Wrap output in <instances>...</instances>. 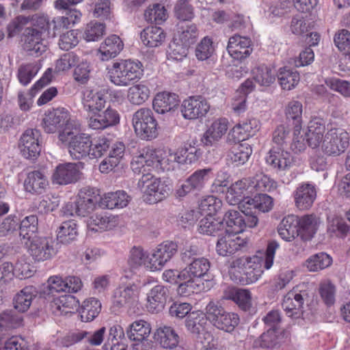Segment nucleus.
<instances>
[{
	"mask_svg": "<svg viewBox=\"0 0 350 350\" xmlns=\"http://www.w3.org/2000/svg\"><path fill=\"white\" fill-rule=\"evenodd\" d=\"M49 186L46 176L40 171H33L27 174L24 182L25 189L31 193L40 194Z\"/></svg>",
	"mask_w": 350,
	"mask_h": 350,
	"instance_id": "obj_49",
	"label": "nucleus"
},
{
	"mask_svg": "<svg viewBox=\"0 0 350 350\" xmlns=\"http://www.w3.org/2000/svg\"><path fill=\"white\" fill-rule=\"evenodd\" d=\"M178 30L173 38L174 42L189 46L196 41L198 33L195 25H181L178 26Z\"/></svg>",
	"mask_w": 350,
	"mask_h": 350,
	"instance_id": "obj_56",
	"label": "nucleus"
},
{
	"mask_svg": "<svg viewBox=\"0 0 350 350\" xmlns=\"http://www.w3.org/2000/svg\"><path fill=\"white\" fill-rule=\"evenodd\" d=\"M196 141L187 142L176 151L171 150L145 148L133 157L131 168L135 174L148 172L175 171L180 165L192 164L201 156V150L196 146Z\"/></svg>",
	"mask_w": 350,
	"mask_h": 350,
	"instance_id": "obj_1",
	"label": "nucleus"
},
{
	"mask_svg": "<svg viewBox=\"0 0 350 350\" xmlns=\"http://www.w3.org/2000/svg\"><path fill=\"white\" fill-rule=\"evenodd\" d=\"M177 252L176 243L165 241L158 245L149 253L148 271H161Z\"/></svg>",
	"mask_w": 350,
	"mask_h": 350,
	"instance_id": "obj_13",
	"label": "nucleus"
},
{
	"mask_svg": "<svg viewBox=\"0 0 350 350\" xmlns=\"http://www.w3.org/2000/svg\"><path fill=\"white\" fill-rule=\"evenodd\" d=\"M79 304L75 297L68 295L54 298L51 306L53 312L60 316L74 313L77 310Z\"/></svg>",
	"mask_w": 350,
	"mask_h": 350,
	"instance_id": "obj_47",
	"label": "nucleus"
},
{
	"mask_svg": "<svg viewBox=\"0 0 350 350\" xmlns=\"http://www.w3.org/2000/svg\"><path fill=\"white\" fill-rule=\"evenodd\" d=\"M125 147L122 142H116L111 146L109 155L99 164L98 169L101 173L107 174L113 170L121 162Z\"/></svg>",
	"mask_w": 350,
	"mask_h": 350,
	"instance_id": "obj_41",
	"label": "nucleus"
},
{
	"mask_svg": "<svg viewBox=\"0 0 350 350\" xmlns=\"http://www.w3.org/2000/svg\"><path fill=\"white\" fill-rule=\"evenodd\" d=\"M308 288V284L302 283L284 295L282 306L288 317L293 319L303 317V305L309 295Z\"/></svg>",
	"mask_w": 350,
	"mask_h": 350,
	"instance_id": "obj_10",
	"label": "nucleus"
},
{
	"mask_svg": "<svg viewBox=\"0 0 350 350\" xmlns=\"http://www.w3.org/2000/svg\"><path fill=\"white\" fill-rule=\"evenodd\" d=\"M132 123L136 135L141 139L151 140L157 137L158 124L150 109H138L133 116Z\"/></svg>",
	"mask_w": 350,
	"mask_h": 350,
	"instance_id": "obj_9",
	"label": "nucleus"
},
{
	"mask_svg": "<svg viewBox=\"0 0 350 350\" xmlns=\"http://www.w3.org/2000/svg\"><path fill=\"white\" fill-rule=\"evenodd\" d=\"M66 278L59 275L50 276L43 285L42 293L44 295H53L55 293H66L67 283Z\"/></svg>",
	"mask_w": 350,
	"mask_h": 350,
	"instance_id": "obj_60",
	"label": "nucleus"
},
{
	"mask_svg": "<svg viewBox=\"0 0 350 350\" xmlns=\"http://www.w3.org/2000/svg\"><path fill=\"white\" fill-rule=\"evenodd\" d=\"M5 350H38L33 342L23 337L14 336L4 342Z\"/></svg>",
	"mask_w": 350,
	"mask_h": 350,
	"instance_id": "obj_64",
	"label": "nucleus"
},
{
	"mask_svg": "<svg viewBox=\"0 0 350 350\" xmlns=\"http://www.w3.org/2000/svg\"><path fill=\"white\" fill-rule=\"evenodd\" d=\"M224 229L223 220L215 215H207L200 219L198 225L199 233L208 236H215Z\"/></svg>",
	"mask_w": 350,
	"mask_h": 350,
	"instance_id": "obj_51",
	"label": "nucleus"
},
{
	"mask_svg": "<svg viewBox=\"0 0 350 350\" xmlns=\"http://www.w3.org/2000/svg\"><path fill=\"white\" fill-rule=\"evenodd\" d=\"M332 263V257L324 252H320L310 256L304 263V267L312 272L324 269Z\"/></svg>",
	"mask_w": 350,
	"mask_h": 350,
	"instance_id": "obj_59",
	"label": "nucleus"
},
{
	"mask_svg": "<svg viewBox=\"0 0 350 350\" xmlns=\"http://www.w3.org/2000/svg\"><path fill=\"white\" fill-rule=\"evenodd\" d=\"M239 204L243 214L252 213V209L267 213L273 208V199L267 194H258L253 198L245 196Z\"/></svg>",
	"mask_w": 350,
	"mask_h": 350,
	"instance_id": "obj_29",
	"label": "nucleus"
},
{
	"mask_svg": "<svg viewBox=\"0 0 350 350\" xmlns=\"http://www.w3.org/2000/svg\"><path fill=\"white\" fill-rule=\"evenodd\" d=\"M265 162L274 170L286 171L292 167L294 159L285 148L273 146L265 157Z\"/></svg>",
	"mask_w": 350,
	"mask_h": 350,
	"instance_id": "obj_22",
	"label": "nucleus"
},
{
	"mask_svg": "<svg viewBox=\"0 0 350 350\" xmlns=\"http://www.w3.org/2000/svg\"><path fill=\"white\" fill-rule=\"evenodd\" d=\"M211 263L207 258H198L193 259L188 266L184 268L186 282H181L177 293L182 297H188L193 293L209 290L214 284L213 280L204 279L208 276Z\"/></svg>",
	"mask_w": 350,
	"mask_h": 350,
	"instance_id": "obj_4",
	"label": "nucleus"
},
{
	"mask_svg": "<svg viewBox=\"0 0 350 350\" xmlns=\"http://www.w3.org/2000/svg\"><path fill=\"white\" fill-rule=\"evenodd\" d=\"M278 188V183L263 172L252 177L243 178L232 183L226 193V202L237 205L245 197L258 191L271 192Z\"/></svg>",
	"mask_w": 350,
	"mask_h": 350,
	"instance_id": "obj_3",
	"label": "nucleus"
},
{
	"mask_svg": "<svg viewBox=\"0 0 350 350\" xmlns=\"http://www.w3.org/2000/svg\"><path fill=\"white\" fill-rule=\"evenodd\" d=\"M227 50L234 59H244L252 51V41L247 37L234 35L229 38Z\"/></svg>",
	"mask_w": 350,
	"mask_h": 350,
	"instance_id": "obj_33",
	"label": "nucleus"
},
{
	"mask_svg": "<svg viewBox=\"0 0 350 350\" xmlns=\"http://www.w3.org/2000/svg\"><path fill=\"white\" fill-rule=\"evenodd\" d=\"M229 127V122L225 118L213 120L206 124L201 142L204 146L212 147L217 145L226 135Z\"/></svg>",
	"mask_w": 350,
	"mask_h": 350,
	"instance_id": "obj_19",
	"label": "nucleus"
},
{
	"mask_svg": "<svg viewBox=\"0 0 350 350\" xmlns=\"http://www.w3.org/2000/svg\"><path fill=\"white\" fill-rule=\"evenodd\" d=\"M146 172H142L143 175L137 183V187L142 193L144 201L148 204H155L168 195L170 187L165 181Z\"/></svg>",
	"mask_w": 350,
	"mask_h": 350,
	"instance_id": "obj_7",
	"label": "nucleus"
},
{
	"mask_svg": "<svg viewBox=\"0 0 350 350\" xmlns=\"http://www.w3.org/2000/svg\"><path fill=\"white\" fill-rule=\"evenodd\" d=\"M37 21L39 29L52 38L64 33L70 25L69 18L64 16H55L50 21L46 16L42 14L41 17H38Z\"/></svg>",
	"mask_w": 350,
	"mask_h": 350,
	"instance_id": "obj_26",
	"label": "nucleus"
},
{
	"mask_svg": "<svg viewBox=\"0 0 350 350\" xmlns=\"http://www.w3.org/2000/svg\"><path fill=\"white\" fill-rule=\"evenodd\" d=\"M78 198V216L85 217L94 210L99 202L98 190L92 188L81 189L77 196Z\"/></svg>",
	"mask_w": 350,
	"mask_h": 350,
	"instance_id": "obj_35",
	"label": "nucleus"
},
{
	"mask_svg": "<svg viewBox=\"0 0 350 350\" xmlns=\"http://www.w3.org/2000/svg\"><path fill=\"white\" fill-rule=\"evenodd\" d=\"M65 130L59 131V139L66 144L73 159L89 158L91 135L80 132L79 122H70Z\"/></svg>",
	"mask_w": 350,
	"mask_h": 350,
	"instance_id": "obj_6",
	"label": "nucleus"
},
{
	"mask_svg": "<svg viewBox=\"0 0 350 350\" xmlns=\"http://www.w3.org/2000/svg\"><path fill=\"white\" fill-rule=\"evenodd\" d=\"M209 109L208 101L200 96H190L185 99L181 105V113L187 120L203 118Z\"/></svg>",
	"mask_w": 350,
	"mask_h": 350,
	"instance_id": "obj_20",
	"label": "nucleus"
},
{
	"mask_svg": "<svg viewBox=\"0 0 350 350\" xmlns=\"http://www.w3.org/2000/svg\"><path fill=\"white\" fill-rule=\"evenodd\" d=\"M170 288L163 284L154 286L146 295V308L151 313L163 310L170 299Z\"/></svg>",
	"mask_w": 350,
	"mask_h": 350,
	"instance_id": "obj_25",
	"label": "nucleus"
},
{
	"mask_svg": "<svg viewBox=\"0 0 350 350\" xmlns=\"http://www.w3.org/2000/svg\"><path fill=\"white\" fill-rule=\"evenodd\" d=\"M302 104L298 100H291L285 107V115L288 119L295 121L293 131V139L291 148L296 152H300L305 150V139L301 132Z\"/></svg>",
	"mask_w": 350,
	"mask_h": 350,
	"instance_id": "obj_12",
	"label": "nucleus"
},
{
	"mask_svg": "<svg viewBox=\"0 0 350 350\" xmlns=\"http://www.w3.org/2000/svg\"><path fill=\"white\" fill-rule=\"evenodd\" d=\"M36 295L34 287L29 286L23 288L14 297L13 304L14 308L20 312L27 311Z\"/></svg>",
	"mask_w": 350,
	"mask_h": 350,
	"instance_id": "obj_52",
	"label": "nucleus"
},
{
	"mask_svg": "<svg viewBox=\"0 0 350 350\" xmlns=\"http://www.w3.org/2000/svg\"><path fill=\"white\" fill-rule=\"evenodd\" d=\"M77 235V223L74 220H69L62 224L57 231V239L60 243L67 244L74 241Z\"/></svg>",
	"mask_w": 350,
	"mask_h": 350,
	"instance_id": "obj_63",
	"label": "nucleus"
},
{
	"mask_svg": "<svg viewBox=\"0 0 350 350\" xmlns=\"http://www.w3.org/2000/svg\"><path fill=\"white\" fill-rule=\"evenodd\" d=\"M253 79L262 87H269L275 80V72L269 66L262 64L254 67L252 70Z\"/></svg>",
	"mask_w": 350,
	"mask_h": 350,
	"instance_id": "obj_54",
	"label": "nucleus"
},
{
	"mask_svg": "<svg viewBox=\"0 0 350 350\" xmlns=\"http://www.w3.org/2000/svg\"><path fill=\"white\" fill-rule=\"evenodd\" d=\"M131 200L130 196L123 190L105 193L99 197V205L108 209L122 208L126 207Z\"/></svg>",
	"mask_w": 350,
	"mask_h": 350,
	"instance_id": "obj_43",
	"label": "nucleus"
},
{
	"mask_svg": "<svg viewBox=\"0 0 350 350\" xmlns=\"http://www.w3.org/2000/svg\"><path fill=\"white\" fill-rule=\"evenodd\" d=\"M317 196L315 187L308 183L300 184L293 192L295 204L301 211L309 209Z\"/></svg>",
	"mask_w": 350,
	"mask_h": 350,
	"instance_id": "obj_36",
	"label": "nucleus"
},
{
	"mask_svg": "<svg viewBox=\"0 0 350 350\" xmlns=\"http://www.w3.org/2000/svg\"><path fill=\"white\" fill-rule=\"evenodd\" d=\"M212 177V170L210 168L195 171L185 180V183L177 189V196L178 197H185L192 191H201L211 180Z\"/></svg>",
	"mask_w": 350,
	"mask_h": 350,
	"instance_id": "obj_16",
	"label": "nucleus"
},
{
	"mask_svg": "<svg viewBox=\"0 0 350 350\" xmlns=\"http://www.w3.org/2000/svg\"><path fill=\"white\" fill-rule=\"evenodd\" d=\"M278 79L281 88L285 90H291L298 84L300 77L299 72L295 69L286 66L280 68L278 72Z\"/></svg>",
	"mask_w": 350,
	"mask_h": 350,
	"instance_id": "obj_55",
	"label": "nucleus"
},
{
	"mask_svg": "<svg viewBox=\"0 0 350 350\" xmlns=\"http://www.w3.org/2000/svg\"><path fill=\"white\" fill-rule=\"evenodd\" d=\"M81 163H66L59 164L51 176L54 185H66L77 182L81 176Z\"/></svg>",
	"mask_w": 350,
	"mask_h": 350,
	"instance_id": "obj_21",
	"label": "nucleus"
},
{
	"mask_svg": "<svg viewBox=\"0 0 350 350\" xmlns=\"http://www.w3.org/2000/svg\"><path fill=\"white\" fill-rule=\"evenodd\" d=\"M88 126L93 130H104L120 122L118 112L108 107L87 116Z\"/></svg>",
	"mask_w": 350,
	"mask_h": 350,
	"instance_id": "obj_17",
	"label": "nucleus"
},
{
	"mask_svg": "<svg viewBox=\"0 0 350 350\" xmlns=\"http://www.w3.org/2000/svg\"><path fill=\"white\" fill-rule=\"evenodd\" d=\"M88 232H97L111 230L120 224L118 216L105 213H94L87 221Z\"/></svg>",
	"mask_w": 350,
	"mask_h": 350,
	"instance_id": "obj_28",
	"label": "nucleus"
},
{
	"mask_svg": "<svg viewBox=\"0 0 350 350\" xmlns=\"http://www.w3.org/2000/svg\"><path fill=\"white\" fill-rule=\"evenodd\" d=\"M320 219L314 215L297 216V228L299 237L303 241L311 240L317 233Z\"/></svg>",
	"mask_w": 350,
	"mask_h": 350,
	"instance_id": "obj_38",
	"label": "nucleus"
},
{
	"mask_svg": "<svg viewBox=\"0 0 350 350\" xmlns=\"http://www.w3.org/2000/svg\"><path fill=\"white\" fill-rule=\"evenodd\" d=\"M165 37L166 35L163 29L157 26L148 27L140 34L143 44L150 48L161 46L165 41Z\"/></svg>",
	"mask_w": 350,
	"mask_h": 350,
	"instance_id": "obj_50",
	"label": "nucleus"
},
{
	"mask_svg": "<svg viewBox=\"0 0 350 350\" xmlns=\"http://www.w3.org/2000/svg\"><path fill=\"white\" fill-rule=\"evenodd\" d=\"M205 310L208 321L219 329L231 332L239 324V317L237 314L225 311L213 301L206 306Z\"/></svg>",
	"mask_w": 350,
	"mask_h": 350,
	"instance_id": "obj_8",
	"label": "nucleus"
},
{
	"mask_svg": "<svg viewBox=\"0 0 350 350\" xmlns=\"http://www.w3.org/2000/svg\"><path fill=\"white\" fill-rule=\"evenodd\" d=\"M153 338L161 347L172 350L176 348L180 342V336L171 326L161 325L153 333Z\"/></svg>",
	"mask_w": 350,
	"mask_h": 350,
	"instance_id": "obj_31",
	"label": "nucleus"
},
{
	"mask_svg": "<svg viewBox=\"0 0 350 350\" xmlns=\"http://www.w3.org/2000/svg\"><path fill=\"white\" fill-rule=\"evenodd\" d=\"M150 90L148 83L141 81L131 86L127 91V98L133 105H142L150 97Z\"/></svg>",
	"mask_w": 350,
	"mask_h": 350,
	"instance_id": "obj_53",
	"label": "nucleus"
},
{
	"mask_svg": "<svg viewBox=\"0 0 350 350\" xmlns=\"http://www.w3.org/2000/svg\"><path fill=\"white\" fill-rule=\"evenodd\" d=\"M280 244L276 241L268 243L265 258L254 255L252 256H241L233 259L228 267V275L235 283L247 285L256 282L263 273V265L269 269L273 264L274 256Z\"/></svg>",
	"mask_w": 350,
	"mask_h": 350,
	"instance_id": "obj_2",
	"label": "nucleus"
},
{
	"mask_svg": "<svg viewBox=\"0 0 350 350\" xmlns=\"http://www.w3.org/2000/svg\"><path fill=\"white\" fill-rule=\"evenodd\" d=\"M349 230V226L342 217L334 215L327 218V232L331 235L343 238Z\"/></svg>",
	"mask_w": 350,
	"mask_h": 350,
	"instance_id": "obj_62",
	"label": "nucleus"
},
{
	"mask_svg": "<svg viewBox=\"0 0 350 350\" xmlns=\"http://www.w3.org/2000/svg\"><path fill=\"white\" fill-rule=\"evenodd\" d=\"M28 252L36 261H44L53 258L57 252L55 241L51 237H33L28 244Z\"/></svg>",
	"mask_w": 350,
	"mask_h": 350,
	"instance_id": "obj_14",
	"label": "nucleus"
},
{
	"mask_svg": "<svg viewBox=\"0 0 350 350\" xmlns=\"http://www.w3.org/2000/svg\"><path fill=\"white\" fill-rule=\"evenodd\" d=\"M40 133L37 129H27L22 135L19 142V149L22 155L27 159L36 158L41 150L40 144Z\"/></svg>",
	"mask_w": 350,
	"mask_h": 350,
	"instance_id": "obj_24",
	"label": "nucleus"
},
{
	"mask_svg": "<svg viewBox=\"0 0 350 350\" xmlns=\"http://www.w3.org/2000/svg\"><path fill=\"white\" fill-rule=\"evenodd\" d=\"M208 321L206 312L202 310H193L189 314L185 321V326L187 330L196 336L200 340L202 339H210L213 336L208 331Z\"/></svg>",
	"mask_w": 350,
	"mask_h": 350,
	"instance_id": "obj_18",
	"label": "nucleus"
},
{
	"mask_svg": "<svg viewBox=\"0 0 350 350\" xmlns=\"http://www.w3.org/2000/svg\"><path fill=\"white\" fill-rule=\"evenodd\" d=\"M178 103V96L176 94L163 92L155 96L153 108L157 113L165 114L175 110Z\"/></svg>",
	"mask_w": 350,
	"mask_h": 350,
	"instance_id": "obj_45",
	"label": "nucleus"
},
{
	"mask_svg": "<svg viewBox=\"0 0 350 350\" xmlns=\"http://www.w3.org/2000/svg\"><path fill=\"white\" fill-rule=\"evenodd\" d=\"M278 233L280 237L285 241L291 242L298 234L297 216L288 215L284 217L278 226Z\"/></svg>",
	"mask_w": 350,
	"mask_h": 350,
	"instance_id": "obj_48",
	"label": "nucleus"
},
{
	"mask_svg": "<svg viewBox=\"0 0 350 350\" xmlns=\"http://www.w3.org/2000/svg\"><path fill=\"white\" fill-rule=\"evenodd\" d=\"M325 131V126L321 120L314 118L308 123L306 131L301 129L299 136L302 135L305 139V148L306 147V142L309 146L315 148L321 146L323 142V133Z\"/></svg>",
	"mask_w": 350,
	"mask_h": 350,
	"instance_id": "obj_37",
	"label": "nucleus"
},
{
	"mask_svg": "<svg viewBox=\"0 0 350 350\" xmlns=\"http://www.w3.org/2000/svg\"><path fill=\"white\" fill-rule=\"evenodd\" d=\"M43 30L38 28H27L25 35L23 47L30 55H40L46 50V43L42 38Z\"/></svg>",
	"mask_w": 350,
	"mask_h": 350,
	"instance_id": "obj_30",
	"label": "nucleus"
},
{
	"mask_svg": "<svg viewBox=\"0 0 350 350\" xmlns=\"http://www.w3.org/2000/svg\"><path fill=\"white\" fill-rule=\"evenodd\" d=\"M72 122L78 121L70 119L67 109L57 108L45 112L42 121V126L46 133H54L62 127H63L62 131L65 130Z\"/></svg>",
	"mask_w": 350,
	"mask_h": 350,
	"instance_id": "obj_15",
	"label": "nucleus"
},
{
	"mask_svg": "<svg viewBox=\"0 0 350 350\" xmlns=\"http://www.w3.org/2000/svg\"><path fill=\"white\" fill-rule=\"evenodd\" d=\"M144 75L143 64L135 59H119L107 67V77L116 86L128 87Z\"/></svg>",
	"mask_w": 350,
	"mask_h": 350,
	"instance_id": "obj_5",
	"label": "nucleus"
},
{
	"mask_svg": "<svg viewBox=\"0 0 350 350\" xmlns=\"http://www.w3.org/2000/svg\"><path fill=\"white\" fill-rule=\"evenodd\" d=\"M152 331V327L149 322L138 319L132 322L126 328V334L129 340L137 342L136 343H144Z\"/></svg>",
	"mask_w": 350,
	"mask_h": 350,
	"instance_id": "obj_46",
	"label": "nucleus"
},
{
	"mask_svg": "<svg viewBox=\"0 0 350 350\" xmlns=\"http://www.w3.org/2000/svg\"><path fill=\"white\" fill-rule=\"evenodd\" d=\"M122 282L118 288L113 292L112 302L117 307H122L126 304L137 301L139 290L137 285L134 284H124Z\"/></svg>",
	"mask_w": 350,
	"mask_h": 350,
	"instance_id": "obj_34",
	"label": "nucleus"
},
{
	"mask_svg": "<svg viewBox=\"0 0 350 350\" xmlns=\"http://www.w3.org/2000/svg\"><path fill=\"white\" fill-rule=\"evenodd\" d=\"M110 145L109 139L103 135L91 136L89 159L100 158L109 150Z\"/></svg>",
	"mask_w": 350,
	"mask_h": 350,
	"instance_id": "obj_61",
	"label": "nucleus"
},
{
	"mask_svg": "<svg viewBox=\"0 0 350 350\" xmlns=\"http://www.w3.org/2000/svg\"><path fill=\"white\" fill-rule=\"evenodd\" d=\"M123 46L124 44L119 36L111 35L100 44L97 55L102 61H108L116 57Z\"/></svg>",
	"mask_w": 350,
	"mask_h": 350,
	"instance_id": "obj_39",
	"label": "nucleus"
},
{
	"mask_svg": "<svg viewBox=\"0 0 350 350\" xmlns=\"http://www.w3.org/2000/svg\"><path fill=\"white\" fill-rule=\"evenodd\" d=\"M42 66L41 60L21 65L18 68L17 75L19 82L23 85H27L38 74Z\"/></svg>",
	"mask_w": 350,
	"mask_h": 350,
	"instance_id": "obj_58",
	"label": "nucleus"
},
{
	"mask_svg": "<svg viewBox=\"0 0 350 350\" xmlns=\"http://www.w3.org/2000/svg\"><path fill=\"white\" fill-rule=\"evenodd\" d=\"M82 104L87 116L105 108L106 94L103 90L87 89L83 92Z\"/></svg>",
	"mask_w": 350,
	"mask_h": 350,
	"instance_id": "obj_32",
	"label": "nucleus"
},
{
	"mask_svg": "<svg viewBox=\"0 0 350 350\" xmlns=\"http://www.w3.org/2000/svg\"><path fill=\"white\" fill-rule=\"evenodd\" d=\"M148 263L149 253L140 247H133L128 256V268L123 269V278H131L133 273L142 267L148 270Z\"/></svg>",
	"mask_w": 350,
	"mask_h": 350,
	"instance_id": "obj_27",
	"label": "nucleus"
},
{
	"mask_svg": "<svg viewBox=\"0 0 350 350\" xmlns=\"http://www.w3.org/2000/svg\"><path fill=\"white\" fill-rule=\"evenodd\" d=\"M260 121L256 118H248L237 124L231 130L233 137L238 141H245L260 130Z\"/></svg>",
	"mask_w": 350,
	"mask_h": 350,
	"instance_id": "obj_40",
	"label": "nucleus"
},
{
	"mask_svg": "<svg viewBox=\"0 0 350 350\" xmlns=\"http://www.w3.org/2000/svg\"><path fill=\"white\" fill-rule=\"evenodd\" d=\"M349 133L342 128H332L326 133L321 145L322 151L328 156H339L349 146Z\"/></svg>",
	"mask_w": 350,
	"mask_h": 350,
	"instance_id": "obj_11",
	"label": "nucleus"
},
{
	"mask_svg": "<svg viewBox=\"0 0 350 350\" xmlns=\"http://www.w3.org/2000/svg\"><path fill=\"white\" fill-rule=\"evenodd\" d=\"M224 297L233 301L243 310L247 311L252 308V294L247 289L229 286L224 291Z\"/></svg>",
	"mask_w": 350,
	"mask_h": 350,
	"instance_id": "obj_42",
	"label": "nucleus"
},
{
	"mask_svg": "<svg viewBox=\"0 0 350 350\" xmlns=\"http://www.w3.org/2000/svg\"><path fill=\"white\" fill-rule=\"evenodd\" d=\"M247 240L239 235L225 234L219 237L216 243V252L221 256H230L246 245Z\"/></svg>",
	"mask_w": 350,
	"mask_h": 350,
	"instance_id": "obj_23",
	"label": "nucleus"
},
{
	"mask_svg": "<svg viewBox=\"0 0 350 350\" xmlns=\"http://www.w3.org/2000/svg\"><path fill=\"white\" fill-rule=\"evenodd\" d=\"M100 310L101 304L99 300L94 297L85 299L80 310L81 321L85 322L93 321L100 313Z\"/></svg>",
	"mask_w": 350,
	"mask_h": 350,
	"instance_id": "obj_57",
	"label": "nucleus"
},
{
	"mask_svg": "<svg viewBox=\"0 0 350 350\" xmlns=\"http://www.w3.org/2000/svg\"><path fill=\"white\" fill-rule=\"evenodd\" d=\"M221 220L224 224V230L226 233L239 235L246 228L245 219L239 211L236 210L226 211Z\"/></svg>",
	"mask_w": 350,
	"mask_h": 350,
	"instance_id": "obj_44",
	"label": "nucleus"
}]
</instances>
